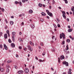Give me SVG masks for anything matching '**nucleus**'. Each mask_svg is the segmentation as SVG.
<instances>
[{"label":"nucleus","instance_id":"nucleus-13","mask_svg":"<svg viewBox=\"0 0 74 74\" xmlns=\"http://www.w3.org/2000/svg\"><path fill=\"white\" fill-rule=\"evenodd\" d=\"M38 5L40 7H42V5L41 3H40L38 4Z\"/></svg>","mask_w":74,"mask_h":74},{"label":"nucleus","instance_id":"nucleus-6","mask_svg":"<svg viewBox=\"0 0 74 74\" xmlns=\"http://www.w3.org/2000/svg\"><path fill=\"white\" fill-rule=\"evenodd\" d=\"M60 59L61 60H62V59H64V56H61Z\"/></svg>","mask_w":74,"mask_h":74},{"label":"nucleus","instance_id":"nucleus-3","mask_svg":"<svg viewBox=\"0 0 74 74\" xmlns=\"http://www.w3.org/2000/svg\"><path fill=\"white\" fill-rule=\"evenodd\" d=\"M29 69L26 68L25 69V73H29Z\"/></svg>","mask_w":74,"mask_h":74},{"label":"nucleus","instance_id":"nucleus-28","mask_svg":"<svg viewBox=\"0 0 74 74\" xmlns=\"http://www.w3.org/2000/svg\"><path fill=\"white\" fill-rule=\"evenodd\" d=\"M66 62V61H64L62 62V63L63 64H65Z\"/></svg>","mask_w":74,"mask_h":74},{"label":"nucleus","instance_id":"nucleus-22","mask_svg":"<svg viewBox=\"0 0 74 74\" xmlns=\"http://www.w3.org/2000/svg\"><path fill=\"white\" fill-rule=\"evenodd\" d=\"M0 70L1 71V72H3V71H4V69L3 68H2Z\"/></svg>","mask_w":74,"mask_h":74},{"label":"nucleus","instance_id":"nucleus-34","mask_svg":"<svg viewBox=\"0 0 74 74\" xmlns=\"http://www.w3.org/2000/svg\"><path fill=\"white\" fill-rule=\"evenodd\" d=\"M18 40L19 41H22V39H21V38H18Z\"/></svg>","mask_w":74,"mask_h":74},{"label":"nucleus","instance_id":"nucleus-9","mask_svg":"<svg viewBox=\"0 0 74 74\" xmlns=\"http://www.w3.org/2000/svg\"><path fill=\"white\" fill-rule=\"evenodd\" d=\"M41 14L43 16H45L46 15V14H45V13L44 12H42L41 13Z\"/></svg>","mask_w":74,"mask_h":74},{"label":"nucleus","instance_id":"nucleus-16","mask_svg":"<svg viewBox=\"0 0 74 74\" xmlns=\"http://www.w3.org/2000/svg\"><path fill=\"white\" fill-rule=\"evenodd\" d=\"M8 42H9V43H11L12 42V41L10 39L8 40Z\"/></svg>","mask_w":74,"mask_h":74},{"label":"nucleus","instance_id":"nucleus-31","mask_svg":"<svg viewBox=\"0 0 74 74\" xmlns=\"http://www.w3.org/2000/svg\"><path fill=\"white\" fill-rule=\"evenodd\" d=\"M0 48H1V49H2L3 48V45H0Z\"/></svg>","mask_w":74,"mask_h":74},{"label":"nucleus","instance_id":"nucleus-44","mask_svg":"<svg viewBox=\"0 0 74 74\" xmlns=\"http://www.w3.org/2000/svg\"><path fill=\"white\" fill-rule=\"evenodd\" d=\"M35 58H36V60H38V58H37V57L36 56H35Z\"/></svg>","mask_w":74,"mask_h":74},{"label":"nucleus","instance_id":"nucleus-47","mask_svg":"<svg viewBox=\"0 0 74 74\" xmlns=\"http://www.w3.org/2000/svg\"><path fill=\"white\" fill-rule=\"evenodd\" d=\"M19 49H22V48L20 46L19 47Z\"/></svg>","mask_w":74,"mask_h":74},{"label":"nucleus","instance_id":"nucleus-12","mask_svg":"<svg viewBox=\"0 0 74 74\" xmlns=\"http://www.w3.org/2000/svg\"><path fill=\"white\" fill-rule=\"evenodd\" d=\"M72 30H73V29H69L68 30V32H72Z\"/></svg>","mask_w":74,"mask_h":74},{"label":"nucleus","instance_id":"nucleus-64","mask_svg":"<svg viewBox=\"0 0 74 74\" xmlns=\"http://www.w3.org/2000/svg\"><path fill=\"white\" fill-rule=\"evenodd\" d=\"M39 61L40 62H42V60L41 59L39 60Z\"/></svg>","mask_w":74,"mask_h":74},{"label":"nucleus","instance_id":"nucleus-14","mask_svg":"<svg viewBox=\"0 0 74 74\" xmlns=\"http://www.w3.org/2000/svg\"><path fill=\"white\" fill-rule=\"evenodd\" d=\"M65 65L66 66H69V63L68 62H66V63H65Z\"/></svg>","mask_w":74,"mask_h":74},{"label":"nucleus","instance_id":"nucleus-49","mask_svg":"<svg viewBox=\"0 0 74 74\" xmlns=\"http://www.w3.org/2000/svg\"><path fill=\"white\" fill-rule=\"evenodd\" d=\"M16 58H18L19 56L18 55H16Z\"/></svg>","mask_w":74,"mask_h":74},{"label":"nucleus","instance_id":"nucleus-1","mask_svg":"<svg viewBox=\"0 0 74 74\" xmlns=\"http://www.w3.org/2000/svg\"><path fill=\"white\" fill-rule=\"evenodd\" d=\"M46 12L47 13V14L49 15L50 16H52V17H53V14L51 12H50L48 10H46Z\"/></svg>","mask_w":74,"mask_h":74},{"label":"nucleus","instance_id":"nucleus-56","mask_svg":"<svg viewBox=\"0 0 74 74\" xmlns=\"http://www.w3.org/2000/svg\"><path fill=\"white\" fill-rule=\"evenodd\" d=\"M5 29H7V26L6 25L5 27Z\"/></svg>","mask_w":74,"mask_h":74},{"label":"nucleus","instance_id":"nucleus-32","mask_svg":"<svg viewBox=\"0 0 74 74\" xmlns=\"http://www.w3.org/2000/svg\"><path fill=\"white\" fill-rule=\"evenodd\" d=\"M6 71H7V73H8V72H9V71H10L9 69H7L6 70Z\"/></svg>","mask_w":74,"mask_h":74},{"label":"nucleus","instance_id":"nucleus-20","mask_svg":"<svg viewBox=\"0 0 74 74\" xmlns=\"http://www.w3.org/2000/svg\"><path fill=\"white\" fill-rule=\"evenodd\" d=\"M62 16L64 19H66V16L64 15V14H63Z\"/></svg>","mask_w":74,"mask_h":74},{"label":"nucleus","instance_id":"nucleus-59","mask_svg":"<svg viewBox=\"0 0 74 74\" xmlns=\"http://www.w3.org/2000/svg\"><path fill=\"white\" fill-rule=\"evenodd\" d=\"M68 28H69V29H70V26L69 25V26H68Z\"/></svg>","mask_w":74,"mask_h":74},{"label":"nucleus","instance_id":"nucleus-30","mask_svg":"<svg viewBox=\"0 0 74 74\" xmlns=\"http://www.w3.org/2000/svg\"><path fill=\"white\" fill-rule=\"evenodd\" d=\"M8 68H10V66L9 65H7L6 66Z\"/></svg>","mask_w":74,"mask_h":74},{"label":"nucleus","instance_id":"nucleus-2","mask_svg":"<svg viewBox=\"0 0 74 74\" xmlns=\"http://www.w3.org/2000/svg\"><path fill=\"white\" fill-rule=\"evenodd\" d=\"M28 47V49H29V50H30L31 51H33V49H32V48L31 47V46L30 45H28L27 46Z\"/></svg>","mask_w":74,"mask_h":74},{"label":"nucleus","instance_id":"nucleus-63","mask_svg":"<svg viewBox=\"0 0 74 74\" xmlns=\"http://www.w3.org/2000/svg\"><path fill=\"white\" fill-rule=\"evenodd\" d=\"M22 14H20V15H19V16H20L21 17H22Z\"/></svg>","mask_w":74,"mask_h":74},{"label":"nucleus","instance_id":"nucleus-55","mask_svg":"<svg viewBox=\"0 0 74 74\" xmlns=\"http://www.w3.org/2000/svg\"><path fill=\"white\" fill-rule=\"evenodd\" d=\"M51 44H52L53 43V40H52V41H51Z\"/></svg>","mask_w":74,"mask_h":74},{"label":"nucleus","instance_id":"nucleus-50","mask_svg":"<svg viewBox=\"0 0 74 74\" xmlns=\"http://www.w3.org/2000/svg\"><path fill=\"white\" fill-rule=\"evenodd\" d=\"M22 1L23 3H25V0H22Z\"/></svg>","mask_w":74,"mask_h":74},{"label":"nucleus","instance_id":"nucleus-43","mask_svg":"<svg viewBox=\"0 0 74 74\" xmlns=\"http://www.w3.org/2000/svg\"><path fill=\"white\" fill-rule=\"evenodd\" d=\"M26 49H27V48H26V47H25L24 48V51H26Z\"/></svg>","mask_w":74,"mask_h":74},{"label":"nucleus","instance_id":"nucleus-33","mask_svg":"<svg viewBox=\"0 0 74 74\" xmlns=\"http://www.w3.org/2000/svg\"><path fill=\"white\" fill-rule=\"evenodd\" d=\"M62 37H64V36H65V35L63 33H62Z\"/></svg>","mask_w":74,"mask_h":74},{"label":"nucleus","instance_id":"nucleus-18","mask_svg":"<svg viewBox=\"0 0 74 74\" xmlns=\"http://www.w3.org/2000/svg\"><path fill=\"white\" fill-rule=\"evenodd\" d=\"M68 47V45H67L66 46V47L67 48H66V51H67V50H69V48Z\"/></svg>","mask_w":74,"mask_h":74},{"label":"nucleus","instance_id":"nucleus-45","mask_svg":"<svg viewBox=\"0 0 74 74\" xmlns=\"http://www.w3.org/2000/svg\"><path fill=\"white\" fill-rule=\"evenodd\" d=\"M45 52H43L42 53V55L44 56V55H45Z\"/></svg>","mask_w":74,"mask_h":74},{"label":"nucleus","instance_id":"nucleus-40","mask_svg":"<svg viewBox=\"0 0 74 74\" xmlns=\"http://www.w3.org/2000/svg\"><path fill=\"white\" fill-rule=\"evenodd\" d=\"M56 19L57 21L58 22H60V20H59V19H58V18H56Z\"/></svg>","mask_w":74,"mask_h":74},{"label":"nucleus","instance_id":"nucleus-19","mask_svg":"<svg viewBox=\"0 0 74 74\" xmlns=\"http://www.w3.org/2000/svg\"><path fill=\"white\" fill-rule=\"evenodd\" d=\"M19 2H18L17 1H16L15 2V4H18H18H19Z\"/></svg>","mask_w":74,"mask_h":74},{"label":"nucleus","instance_id":"nucleus-11","mask_svg":"<svg viewBox=\"0 0 74 74\" xmlns=\"http://www.w3.org/2000/svg\"><path fill=\"white\" fill-rule=\"evenodd\" d=\"M31 27L32 28H34V27H35V26L33 24H32L31 25Z\"/></svg>","mask_w":74,"mask_h":74},{"label":"nucleus","instance_id":"nucleus-39","mask_svg":"<svg viewBox=\"0 0 74 74\" xmlns=\"http://www.w3.org/2000/svg\"><path fill=\"white\" fill-rule=\"evenodd\" d=\"M57 26L58 27H60V25L59 24H58Z\"/></svg>","mask_w":74,"mask_h":74},{"label":"nucleus","instance_id":"nucleus-41","mask_svg":"<svg viewBox=\"0 0 74 74\" xmlns=\"http://www.w3.org/2000/svg\"><path fill=\"white\" fill-rule=\"evenodd\" d=\"M40 21H41V22H43V21H44V20H43V19H40Z\"/></svg>","mask_w":74,"mask_h":74},{"label":"nucleus","instance_id":"nucleus-15","mask_svg":"<svg viewBox=\"0 0 74 74\" xmlns=\"http://www.w3.org/2000/svg\"><path fill=\"white\" fill-rule=\"evenodd\" d=\"M29 13H30V14H32V13L33 12V10H30L29 11Z\"/></svg>","mask_w":74,"mask_h":74},{"label":"nucleus","instance_id":"nucleus-36","mask_svg":"<svg viewBox=\"0 0 74 74\" xmlns=\"http://www.w3.org/2000/svg\"><path fill=\"white\" fill-rule=\"evenodd\" d=\"M14 67L15 68V69H18V66H17L15 65L14 66Z\"/></svg>","mask_w":74,"mask_h":74},{"label":"nucleus","instance_id":"nucleus-52","mask_svg":"<svg viewBox=\"0 0 74 74\" xmlns=\"http://www.w3.org/2000/svg\"><path fill=\"white\" fill-rule=\"evenodd\" d=\"M68 74H71V72L70 71H69L68 72Z\"/></svg>","mask_w":74,"mask_h":74},{"label":"nucleus","instance_id":"nucleus-48","mask_svg":"<svg viewBox=\"0 0 74 74\" xmlns=\"http://www.w3.org/2000/svg\"><path fill=\"white\" fill-rule=\"evenodd\" d=\"M49 9H51L52 8V7L51 5L49 6Z\"/></svg>","mask_w":74,"mask_h":74},{"label":"nucleus","instance_id":"nucleus-54","mask_svg":"<svg viewBox=\"0 0 74 74\" xmlns=\"http://www.w3.org/2000/svg\"><path fill=\"white\" fill-rule=\"evenodd\" d=\"M2 11H3V12H4V8H2Z\"/></svg>","mask_w":74,"mask_h":74},{"label":"nucleus","instance_id":"nucleus-4","mask_svg":"<svg viewBox=\"0 0 74 74\" xmlns=\"http://www.w3.org/2000/svg\"><path fill=\"white\" fill-rule=\"evenodd\" d=\"M24 72V71H18V73H17V74H21V73H23Z\"/></svg>","mask_w":74,"mask_h":74},{"label":"nucleus","instance_id":"nucleus-10","mask_svg":"<svg viewBox=\"0 0 74 74\" xmlns=\"http://www.w3.org/2000/svg\"><path fill=\"white\" fill-rule=\"evenodd\" d=\"M4 37L5 38H7V34H5L4 35Z\"/></svg>","mask_w":74,"mask_h":74},{"label":"nucleus","instance_id":"nucleus-58","mask_svg":"<svg viewBox=\"0 0 74 74\" xmlns=\"http://www.w3.org/2000/svg\"><path fill=\"white\" fill-rule=\"evenodd\" d=\"M67 20L68 22H69V21H70V20H69V18H68L67 19Z\"/></svg>","mask_w":74,"mask_h":74},{"label":"nucleus","instance_id":"nucleus-29","mask_svg":"<svg viewBox=\"0 0 74 74\" xmlns=\"http://www.w3.org/2000/svg\"><path fill=\"white\" fill-rule=\"evenodd\" d=\"M12 62V61H11V60H8V61L7 63H10V62Z\"/></svg>","mask_w":74,"mask_h":74},{"label":"nucleus","instance_id":"nucleus-5","mask_svg":"<svg viewBox=\"0 0 74 74\" xmlns=\"http://www.w3.org/2000/svg\"><path fill=\"white\" fill-rule=\"evenodd\" d=\"M11 46L13 48L15 46V44H14V43H12L11 44Z\"/></svg>","mask_w":74,"mask_h":74},{"label":"nucleus","instance_id":"nucleus-26","mask_svg":"<svg viewBox=\"0 0 74 74\" xmlns=\"http://www.w3.org/2000/svg\"><path fill=\"white\" fill-rule=\"evenodd\" d=\"M66 41L67 42H70V39H67L66 40Z\"/></svg>","mask_w":74,"mask_h":74},{"label":"nucleus","instance_id":"nucleus-17","mask_svg":"<svg viewBox=\"0 0 74 74\" xmlns=\"http://www.w3.org/2000/svg\"><path fill=\"white\" fill-rule=\"evenodd\" d=\"M63 37V35H62V34H60V38H62V37Z\"/></svg>","mask_w":74,"mask_h":74},{"label":"nucleus","instance_id":"nucleus-8","mask_svg":"<svg viewBox=\"0 0 74 74\" xmlns=\"http://www.w3.org/2000/svg\"><path fill=\"white\" fill-rule=\"evenodd\" d=\"M12 40H13V41H15V36L12 35Z\"/></svg>","mask_w":74,"mask_h":74},{"label":"nucleus","instance_id":"nucleus-37","mask_svg":"<svg viewBox=\"0 0 74 74\" xmlns=\"http://www.w3.org/2000/svg\"><path fill=\"white\" fill-rule=\"evenodd\" d=\"M6 32H7V34H10L9 33V30H7V31H6Z\"/></svg>","mask_w":74,"mask_h":74},{"label":"nucleus","instance_id":"nucleus-38","mask_svg":"<svg viewBox=\"0 0 74 74\" xmlns=\"http://www.w3.org/2000/svg\"><path fill=\"white\" fill-rule=\"evenodd\" d=\"M62 14H63V15H65L66 14V13L65 12H62Z\"/></svg>","mask_w":74,"mask_h":74},{"label":"nucleus","instance_id":"nucleus-51","mask_svg":"<svg viewBox=\"0 0 74 74\" xmlns=\"http://www.w3.org/2000/svg\"><path fill=\"white\" fill-rule=\"evenodd\" d=\"M54 26L56 28L57 27V26L56 25H54Z\"/></svg>","mask_w":74,"mask_h":74},{"label":"nucleus","instance_id":"nucleus-24","mask_svg":"<svg viewBox=\"0 0 74 74\" xmlns=\"http://www.w3.org/2000/svg\"><path fill=\"white\" fill-rule=\"evenodd\" d=\"M16 34V32H12V36H14Z\"/></svg>","mask_w":74,"mask_h":74},{"label":"nucleus","instance_id":"nucleus-53","mask_svg":"<svg viewBox=\"0 0 74 74\" xmlns=\"http://www.w3.org/2000/svg\"><path fill=\"white\" fill-rule=\"evenodd\" d=\"M32 45V46L33 47H34V43H32V45Z\"/></svg>","mask_w":74,"mask_h":74},{"label":"nucleus","instance_id":"nucleus-23","mask_svg":"<svg viewBox=\"0 0 74 74\" xmlns=\"http://www.w3.org/2000/svg\"><path fill=\"white\" fill-rule=\"evenodd\" d=\"M65 42L64 41V40H63L62 42V45H64V44Z\"/></svg>","mask_w":74,"mask_h":74},{"label":"nucleus","instance_id":"nucleus-61","mask_svg":"<svg viewBox=\"0 0 74 74\" xmlns=\"http://www.w3.org/2000/svg\"><path fill=\"white\" fill-rule=\"evenodd\" d=\"M40 45L42 46V45H43V44H42V43H40Z\"/></svg>","mask_w":74,"mask_h":74},{"label":"nucleus","instance_id":"nucleus-25","mask_svg":"<svg viewBox=\"0 0 74 74\" xmlns=\"http://www.w3.org/2000/svg\"><path fill=\"white\" fill-rule=\"evenodd\" d=\"M29 43L31 45H32V44H33V43H32V41H30L29 42Z\"/></svg>","mask_w":74,"mask_h":74},{"label":"nucleus","instance_id":"nucleus-60","mask_svg":"<svg viewBox=\"0 0 74 74\" xmlns=\"http://www.w3.org/2000/svg\"><path fill=\"white\" fill-rule=\"evenodd\" d=\"M52 39H55V36H53V37H52Z\"/></svg>","mask_w":74,"mask_h":74},{"label":"nucleus","instance_id":"nucleus-42","mask_svg":"<svg viewBox=\"0 0 74 74\" xmlns=\"http://www.w3.org/2000/svg\"><path fill=\"white\" fill-rule=\"evenodd\" d=\"M2 34H3V33L0 32V35L1 36H2Z\"/></svg>","mask_w":74,"mask_h":74},{"label":"nucleus","instance_id":"nucleus-57","mask_svg":"<svg viewBox=\"0 0 74 74\" xmlns=\"http://www.w3.org/2000/svg\"><path fill=\"white\" fill-rule=\"evenodd\" d=\"M5 21L6 22V23H8V21H7V20H5Z\"/></svg>","mask_w":74,"mask_h":74},{"label":"nucleus","instance_id":"nucleus-46","mask_svg":"<svg viewBox=\"0 0 74 74\" xmlns=\"http://www.w3.org/2000/svg\"><path fill=\"white\" fill-rule=\"evenodd\" d=\"M65 38L66 37H65V36H63V38L64 40Z\"/></svg>","mask_w":74,"mask_h":74},{"label":"nucleus","instance_id":"nucleus-21","mask_svg":"<svg viewBox=\"0 0 74 74\" xmlns=\"http://www.w3.org/2000/svg\"><path fill=\"white\" fill-rule=\"evenodd\" d=\"M10 23L11 25H13L14 24V22L12 21H10Z\"/></svg>","mask_w":74,"mask_h":74},{"label":"nucleus","instance_id":"nucleus-35","mask_svg":"<svg viewBox=\"0 0 74 74\" xmlns=\"http://www.w3.org/2000/svg\"><path fill=\"white\" fill-rule=\"evenodd\" d=\"M19 3V4L20 5H22V2L21 1H20Z\"/></svg>","mask_w":74,"mask_h":74},{"label":"nucleus","instance_id":"nucleus-27","mask_svg":"<svg viewBox=\"0 0 74 74\" xmlns=\"http://www.w3.org/2000/svg\"><path fill=\"white\" fill-rule=\"evenodd\" d=\"M58 63H60V58H58Z\"/></svg>","mask_w":74,"mask_h":74},{"label":"nucleus","instance_id":"nucleus-62","mask_svg":"<svg viewBox=\"0 0 74 74\" xmlns=\"http://www.w3.org/2000/svg\"><path fill=\"white\" fill-rule=\"evenodd\" d=\"M47 19H49V16H47Z\"/></svg>","mask_w":74,"mask_h":74},{"label":"nucleus","instance_id":"nucleus-7","mask_svg":"<svg viewBox=\"0 0 74 74\" xmlns=\"http://www.w3.org/2000/svg\"><path fill=\"white\" fill-rule=\"evenodd\" d=\"M4 47L6 50L8 49V48H7V46L5 45V44H4Z\"/></svg>","mask_w":74,"mask_h":74}]
</instances>
